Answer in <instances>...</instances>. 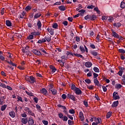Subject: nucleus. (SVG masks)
I'll return each mask as SVG.
<instances>
[{"label":"nucleus","instance_id":"f257e3e1","mask_svg":"<svg viewBox=\"0 0 125 125\" xmlns=\"http://www.w3.org/2000/svg\"><path fill=\"white\" fill-rule=\"evenodd\" d=\"M32 51L33 53L37 56H42L43 54H42V52H43V53L45 54H47V52H46L43 48H40L39 50L36 49H33ZM41 51H42V52H41Z\"/></svg>","mask_w":125,"mask_h":125},{"label":"nucleus","instance_id":"f03ea898","mask_svg":"<svg viewBox=\"0 0 125 125\" xmlns=\"http://www.w3.org/2000/svg\"><path fill=\"white\" fill-rule=\"evenodd\" d=\"M74 91L77 95H82V94H83V91H82V90L79 87L76 88Z\"/></svg>","mask_w":125,"mask_h":125},{"label":"nucleus","instance_id":"7ed1b4c3","mask_svg":"<svg viewBox=\"0 0 125 125\" xmlns=\"http://www.w3.org/2000/svg\"><path fill=\"white\" fill-rule=\"evenodd\" d=\"M119 94H118V92H114L113 93V99L114 100H118V99H120V96L118 95Z\"/></svg>","mask_w":125,"mask_h":125},{"label":"nucleus","instance_id":"20e7f679","mask_svg":"<svg viewBox=\"0 0 125 125\" xmlns=\"http://www.w3.org/2000/svg\"><path fill=\"white\" fill-rule=\"evenodd\" d=\"M40 93H42V94H43V95H47V93H48V92L47 91V90H46V89H45V88H43L40 90Z\"/></svg>","mask_w":125,"mask_h":125},{"label":"nucleus","instance_id":"39448f33","mask_svg":"<svg viewBox=\"0 0 125 125\" xmlns=\"http://www.w3.org/2000/svg\"><path fill=\"white\" fill-rule=\"evenodd\" d=\"M111 32H112V34H111L112 37H113L116 39L119 38V35L116 32H115L113 29H111Z\"/></svg>","mask_w":125,"mask_h":125},{"label":"nucleus","instance_id":"423d86ee","mask_svg":"<svg viewBox=\"0 0 125 125\" xmlns=\"http://www.w3.org/2000/svg\"><path fill=\"white\" fill-rule=\"evenodd\" d=\"M67 98L73 100V101H76V97L75 96L71 95V94H67Z\"/></svg>","mask_w":125,"mask_h":125},{"label":"nucleus","instance_id":"0eeeda50","mask_svg":"<svg viewBox=\"0 0 125 125\" xmlns=\"http://www.w3.org/2000/svg\"><path fill=\"white\" fill-rule=\"evenodd\" d=\"M45 40H46V42H49L50 41H51V36L50 35L48 34L46 36H45Z\"/></svg>","mask_w":125,"mask_h":125},{"label":"nucleus","instance_id":"6e6552de","mask_svg":"<svg viewBox=\"0 0 125 125\" xmlns=\"http://www.w3.org/2000/svg\"><path fill=\"white\" fill-rule=\"evenodd\" d=\"M21 122L23 125H26L28 123V117L22 118Z\"/></svg>","mask_w":125,"mask_h":125},{"label":"nucleus","instance_id":"1a4fd4ad","mask_svg":"<svg viewBox=\"0 0 125 125\" xmlns=\"http://www.w3.org/2000/svg\"><path fill=\"white\" fill-rule=\"evenodd\" d=\"M35 80V77H33V76H30L29 83H36V80Z\"/></svg>","mask_w":125,"mask_h":125},{"label":"nucleus","instance_id":"9d476101","mask_svg":"<svg viewBox=\"0 0 125 125\" xmlns=\"http://www.w3.org/2000/svg\"><path fill=\"white\" fill-rule=\"evenodd\" d=\"M85 66L86 68H90L92 66V63L91 62H87L85 63Z\"/></svg>","mask_w":125,"mask_h":125},{"label":"nucleus","instance_id":"9b49d317","mask_svg":"<svg viewBox=\"0 0 125 125\" xmlns=\"http://www.w3.org/2000/svg\"><path fill=\"white\" fill-rule=\"evenodd\" d=\"M96 19V16L95 15H89V20H91V21H94Z\"/></svg>","mask_w":125,"mask_h":125},{"label":"nucleus","instance_id":"f8f14e48","mask_svg":"<svg viewBox=\"0 0 125 125\" xmlns=\"http://www.w3.org/2000/svg\"><path fill=\"white\" fill-rule=\"evenodd\" d=\"M118 105H119V101L114 102L111 105L112 108H114V107H118Z\"/></svg>","mask_w":125,"mask_h":125},{"label":"nucleus","instance_id":"ddd939ff","mask_svg":"<svg viewBox=\"0 0 125 125\" xmlns=\"http://www.w3.org/2000/svg\"><path fill=\"white\" fill-rule=\"evenodd\" d=\"M6 26H7V27H11V26H12V23H11V21H10L6 20Z\"/></svg>","mask_w":125,"mask_h":125},{"label":"nucleus","instance_id":"4468645a","mask_svg":"<svg viewBox=\"0 0 125 125\" xmlns=\"http://www.w3.org/2000/svg\"><path fill=\"white\" fill-rule=\"evenodd\" d=\"M58 8L60 10H61V11H65V10H66V8L64 5L60 6H59Z\"/></svg>","mask_w":125,"mask_h":125},{"label":"nucleus","instance_id":"2eb2a0df","mask_svg":"<svg viewBox=\"0 0 125 125\" xmlns=\"http://www.w3.org/2000/svg\"><path fill=\"white\" fill-rule=\"evenodd\" d=\"M50 69H51L52 71H51V73H52L53 74V73H55V72H56L57 70L56 68H55V67L52 66V65H50Z\"/></svg>","mask_w":125,"mask_h":125},{"label":"nucleus","instance_id":"dca6fc26","mask_svg":"<svg viewBox=\"0 0 125 125\" xmlns=\"http://www.w3.org/2000/svg\"><path fill=\"white\" fill-rule=\"evenodd\" d=\"M113 26L114 27H116V28H120V27L122 26V24L119 22L113 23Z\"/></svg>","mask_w":125,"mask_h":125},{"label":"nucleus","instance_id":"f3484780","mask_svg":"<svg viewBox=\"0 0 125 125\" xmlns=\"http://www.w3.org/2000/svg\"><path fill=\"white\" fill-rule=\"evenodd\" d=\"M42 16V14L40 13H37L34 15V19H38V18H40Z\"/></svg>","mask_w":125,"mask_h":125},{"label":"nucleus","instance_id":"a211bd4d","mask_svg":"<svg viewBox=\"0 0 125 125\" xmlns=\"http://www.w3.org/2000/svg\"><path fill=\"white\" fill-rule=\"evenodd\" d=\"M31 35L34 36H40V35H41V33H40L39 32H32L31 33Z\"/></svg>","mask_w":125,"mask_h":125},{"label":"nucleus","instance_id":"6ab92c4d","mask_svg":"<svg viewBox=\"0 0 125 125\" xmlns=\"http://www.w3.org/2000/svg\"><path fill=\"white\" fill-rule=\"evenodd\" d=\"M37 26L38 29H41L42 28V22H41V21L38 20L37 21Z\"/></svg>","mask_w":125,"mask_h":125},{"label":"nucleus","instance_id":"aec40b11","mask_svg":"<svg viewBox=\"0 0 125 125\" xmlns=\"http://www.w3.org/2000/svg\"><path fill=\"white\" fill-rule=\"evenodd\" d=\"M9 115L11 118H15V112L14 111H11L9 112Z\"/></svg>","mask_w":125,"mask_h":125},{"label":"nucleus","instance_id":"412c9836","mask_svg":"<svg viewBox=\"0 0 125 125\" xmlns=\"http://www.w3.org/2000/svg\"><path fill=\"white\" fill-rule=\"evenodd\" d=\"M50 91H51L53 95H56V94H57V90H56L55 89H52L50 90Z\"/></svg>","mask_w":125,"mask_h":125},{"label":"nucleus","instance_id":"4be33fe9","mask_svg":"<svg viewBox=\"0 0 125 125\" xmlns=\"http://www.w3.org/2000/svg\"><path fill=\"white\" fill-rule=\"evenodd\" d=\"M111 116H112V112L109 111L106 114V119H109V118L111 117Z\"/></svg>","mask_w":125,"mask_h":125},{"label":"nucleus","instance_id":"5701e85b","mask_svg":"<svg viewBox=\"0 0 125 125\" xmlns=\"http://www.w3.org/2000/svg\"><path fill=\"white\" fill-rule=\"evenodd\" d=\"M72 90H76V88H78V87H76V85L75 84L72 83L71 84V87Z\"/></svg>","mask_w":125,"mask_h":125},{"label":"nucleus","instance_id":"b1692460","mask_svg":"<svg viewBox=\"0 0 125 125\" xmlns=\"http://www.w3.org/2000/svg\"><path fill=\"white\" fill-rule=\"evenodd\" d=\"M94 83H95V85H98L100 83L98 80H97V78L94 79Z\"/></svg>","mask_w":125,"mask_h":125},{"label":"nucleus","instance_id":"393cba45","mask_svg":"<svg viewBox=\"0 0 125 125\" xmlns=\"http://www.w3.org/2000/svg\"><path fill=\"white\" fill-rule=\"evenodd\" d=\"M7 105L6 104H4L3 105L1 106V111H4L6 109Z\"/></svg>","mask_w":125,"mask_h":125},{"label":"nucleus","instance_id":"a878e982","mask_svg":"<svg viewBox=\"0 0 125 125\" xmlns=\"http://www.w3.org/2000/svg\"><path fill=\"white\" fill-rule=\"evenodd\" d=\"M93 70L95 73H99L100 71L99 70V68H98L97 67H95L93 68Z\"/></svg>","mask_w":125,"mask_h":125},{"label":"nucleus","instance_id":"bb28decb","mask_svg":"<svg viewBox=\"0 0 125 125\" xmlns=\"http://www.w3.org/2000/svg\"><path fill=\"white\" fill-rule=\"evenodd\" d=\"M27 40H33L34 39V35L33 34L29 35L28 36H27Z\"/></svg>","mask_w":125,"mask_h":125},{"label":"nucleus","instance_id":"cd10ccee","mask_svg":"<svg viewBox=\"0 0 125 125\" xmlns=\"http://www.w3.org/2000/svg\"><path fill=\"white\" fill-rule=\"evenodd\" d=\"M121 8H125V2L122 1L120 4Z\"/></svg>","mask_w":125,"mask_h":125},{"label":"nucleus","instance_id":"c85d7f7f","mask_svg":"<svg viewBox=\"0 0 125 125\" xmlns=\"http://www.w3.org/2000/svg\"><path fill=\"white\" fill-rule=\"evenodd\" d=\"M32 9V7H31V6H27L25 8V10H26V11H29V10H31Z\"/></svg>","mask_w":125,"mask_h":125},{"label":"nucleus","instance_id":"c756f323","mask_svg":"<svg viewBox=\"0 0 125 125\" xmlns=\"http://www.w3.org/2000/svg\"><path fill=\"white\" fill-rule=\"evenodd\" d=\"M91 54L94 55V56H97V55H98V53L95 51H92L91 52Z\"/></svg>","mask_w":125,"mask_h":125},{"label":"nucleus","instance_id":"7c9ffc66","mask_svg":"<svg viewBox=\"0 0 125 125\" xmlns=\"http://www.w3.org/2000/svg\"><path fill=\"white\" fill-rule=\"evenodd\" d=\"M25 93H26V94L29 96H34V95H33V93H32V92H28L27 91H25Z\"/></svg>","mask_w":125,"mask_h":125},{"label":"nucleus","instance_id":"2f4dec72","mask_svg":"<svg viewBox=\"0 0 125 125\" xmlns=\"http://www.w3.org/2000/svg\"><path fill=\"white\" fill-rule=\"evenodd\" d=\"M58 107H59V108H62V109H63V110H66V106L62 105L61 104H58Z\"/></svg>","mask_w":125,"mask_h":125},{"label":"nucleus","instance_id":"473e14b6","mask_svg":"<svg viewBox=\"0 0 125 125\" xmlns=\"http://www.w3.org/2000/svg\"><path fill=\"white\" fill-rule=\"evenodd\" d=\"M49 33H50L51 36H53V35H54V30L51 28L50 29V31H49Z\"/></svg>","mask_w":125,"mask_h":125},{"label":"nucleus","instance_id":"72a5a7b5","mask_svg":"<svg viewBox=\"0 0 125 125\" xmlns=\"http://www.w3.org/2000/svg\"><path fill=\"white\" fill-rule=\"evenodd\" d=\"M79 48L82 52H84V51H85L83 46H80Z\"/></svg>","mask_w":125,"mask_h":125},{"label":"nucleus","instance_id":"f704fd0d","mask_svg":"<svg viewBox=\"0 0 125 125\" xmlns=\"http://www.w3.org/2000/svg\"><path fill=\"white\" fill-rule=\"evenodd\" d=\"M52 27L54 29H58V24H57V23H55L53 24Z\"/></svg>","mask_w":125,"mask_h":125},{"label":"nucleus","instance_id":"c9c22d12","mask_svg":"<svg viewBox=\"0 0 125 125\" xmlns=\"http://www.w3.org/2000/svg\"><path fill=\"white\" fill-rule=\"evenodd\" d=\"M0 86H1V87H2L3 88H6V85L1 83V82H0Z\"/></svg>","mask_w":125,"mask_h":125},{"label":"nucleus","instance_id":"e433bc0d","mask_svg":"<svg viewBox=\"0 0 125 125\" xmlns=\"http://www.w3.org/2000/svg\"><path fill=\"white\" fill-rule=\"evenodd\" d=\"M75 56H77V57H80V58H83V57L80 54H74Z\"/></svg>","mask_w":125,"mask_h":125},{"label":"nucleus","instance_id":"4c0bfd02","mask_svg":"<svg viewBox=\"0 0 125 125\" xmlns=\"http://www.w3.org/2000/svg\"><path fill=\"white\" fill-rule=\"evenodd\" d=\"M87 8H88V9H93V8H94V6H93V5H88Z\"/></svg>","mask_w":125,"mask_h":125},{"label":"nucleus","instance_id":"58836bf2","mask_svg":"<svg viewBox=\"0 0 125 125\" xmlns=\"http://www.w3.org/2000/svg\"><path fill=\"white\" fill-rule=\"evenodd\" d=\"M118 51L120 53H122L123 54H124V53H125V50L123 49H119Z\"/></svg>","mask_w":125,"mask_h":125},{"label":"nucleus","instance_id":"ea45409f","mask_svg":"<svg viewBox=\"0 0 125 125\" xmlns=\"http://www.w3.org/2000/svg\"><path fill=\"white\" fill-rule=\"evenodd\" d=\"M94 10L95 11H96V12L98 13V14H99L100 13V11L99 9H98V7L94 8Z\"/></svg>","mask_w":125,"mask_h":125},{"label":"nucleus","instance_id":"a19ab883","mask_svg":"<svg viewBox=\"0 0 125 125\" xmlns=\"http://www.w3.org/2000/svg\"><path fill=\"white\" fill-rule=\"evenodd\" d=\"M122 84L118 83L116 84V88L120 89V88H122Z\"/></svg>","mask_w":125,"mask_h":125},{"label":"nucleus","instance_id":"79ce46f5","mask_svg":"<svg viewBox=\"0 0 125 125\" xmlns=\"http://www.w3.org/2000/svg\"><path fill=\"white\" fill-rule=\"evenodd\" d=\"M82 8H83V6L80 4L79 5V7L76 8V10L77 11H79V10H80V9H82Z\"/></svg>","mask_w":125,"mask_h":125},{"label":"nucleus","instance_id":"37998d69","mask_svg":"<svg viewBox=\"0 0 125 125\" xmlns=\"http://www.w3.org/2000/svg\"><path fill=\"white\" fill-rule=\"evenodd\" d=\"M123 73H124V71L123 70H120L118 74H119V75L120 76V77H122V76H123Z\"/></svg>","mask_w":125,"mask_h":125},{"label":"nucleus","instance_id":"c03bdc74","mask_svg":"<svg viewBox=\"0 0 125 125\" xmlns=\"http://www.w3.org/2000/svg\"><path fill=\"white\" fill-rule=\"evenodd\" d=\"M59 117L60 119H63L64 118V115H63V114L60 113L58 114Z\"/></svg>","mask_w":125,"mask_h":125},{"label":"nucleus","instance_id":"a18cd8bd","mask_svg":"<svg viewBox=\"0 0 125 125\" xmlns=\"http://www.w3.org/2000/svg\"><path fill=\"white\" fill-rule=\"evenodd\" d=\"M83 104L85 106V107H88V103L86 101H83Z\"/></svg>","mask_w":125,"mask_h":125},{"label":"nucleus","instance_id":"49530a36","mask_svg":"<svg viewBox=\"0 0 125 125\" xmlns=\"http://www.w3.org/2000/svg\"><path fill=\"white\" fill-rule=\"evenodd\" d=\"M108 20L109 22H112V21H114V18L112 17H109Z\"/></svg>","mask_w":125,"mask_h":125},{"label":"nucleus","instance_id":"de8ad7c7","mask_svg":"<svg viewBox=\"0 0 125 125\" xmlns=\"http://www.w3.org/2000/svg\"><path fill=\"white\" fill-rule=\"evenodd\" d=\"M75 39H76L75 41H76V42H79L81 41L80 37H79V36H76V37H75Z\"/></svg>","mask_w":125,"mask_h":125},{"label":"nucleus","instance_id":"09e8293b","mask_svg":"<svg viewBox=\"0 0 125 125\" xmlns=\"http://www.w3.org/2000/svg\"><path fill=\"white\" fill-rule=\"evenodd\" d=\"M42 124H43V125H48V121H46V120H43V121H42Z\"/></svg>","mask_w":125,"mask_h":125},{"label":"nucleus","instance_id":"8fccbe9b","mask_svg":"<svg viewBox=\"0 0 125 125\" xmlns=\"http://www.w3.org/2000/svg\"><path fill=\"white\" fill-rule=\"evenodd\" d=\"M17 99H18V101H21V102H23V100H22V97L19 96H18Z\"/></svg>","mask_w":125,"mask_h":125},{"label":"nucleus","instance_id":"3c124183","mask_svg":"<svg viewBox=\"0 0 125 125\" xmlns=\"http://www.w3.org/2000/svg\"><path fill=\"white\" fill-rule=\"evenodd\" d=\"M97 42H99L100 41V35L99 34H98L96 37Z\"/></svg>","mask_w":125,"mask_h":125},{"label":"nucleus","instance_id":"603ef678","mask_svg":"<svg viewBox=\"0 0 125 125\" xmlns=\"http://www.w3.org/2000/svg\"><path fill=\"white\" fill-rule=\"evenodd\" d=\"M84 81L86 83H88V84L91 83V81H90L89 79H85Z\"/></svg>","mask_w":125,"mask_h":125},{"label":"nucleus","instance_id":"864d4df0","mask_svg":"<svg viewBox=\"0 0 125 125\" xmlns=\"http://www.w3.org/2000/svg\"><path fill=\"white\" fill-rule=\"evenodd\" d=\"M62 121L67 122L68 121V117L67 116H63V118H62Z\"/></svg>","mask_w":125,"mask_h":125},{"label":"nucleus","instance_id":"5fc2aeb1","mask_svg":"<svg viewBox=\"0 0 125 125\" xmlns=\"http://www.w3.org/2000/svg\"><path fill=\"white\" fill-rule=\"evenodd\" d=\"M69 113L70 114H75V110L74 109H69Z\"/></svg>","mask_w":125,"mask_h":125},{"label":"nucleus","instance_id":"6e6d98bb","mask_svg":"<svg viewBox=\"0 0 125 125\" xmlns=\"http://www.w3.org/2000/svg\"><path fill=\"white\" fill-rule=\"evenodd\" d=\"M93 76H94V77H93L94 79H97V77H98V74L93 72Z\"/></svg>","mask_w":125,"mask_h":125},{"label":"nucleus","instance_id":"4d7b16f0","mask_svg":"<svg viewBox=\"0 0 125 125\" xmlns=\"http://www.w3.org/2000/svg\"><path fill=\"white\" fill-rule=\"evenodd\" d=\"M67 116L68 117V118L69 119H70V120H72V121H73V120H74V118H73V116H72V115H70L69 114H67Z\"/></svg>","mask_w":125,"mask_h":125},{"label":"nucleus","instance_id":"13d9d810","mask_svg":"<svg viewBox=\"0 0 125 125\" xmlns=\"http://www.w3.org/2000/svg\"><path fill=\"white\" fill-rule=\"evenodd\" d=\"M90 47L91 48H92L93 49H95V45H94L93 43H92L90 45Z\"/></svg>","mask_w":125,"mask_h":125},{"label":"nucleus","instance_id":"bf43d9fd","mask_svg":"<svg viewBox=\"0 0 125 125\" xmlns=\"http://www.w3.org/2000/svg\"><path fill=\"white\" fill-rule=\"evenodd\" d=\"M49 90H51L53 89V84H50L49 85Z\"/></svg>","mask_w":125,"mask_h":125},{"label":"nucleus","instance_id":"052dcab7","mask_svg":"<svg viewBox=\"0 0 125 125\" xmlns=\"http://www.w3.org/2000/svg\"><path fill=\"white\" fill-rule=\"evenodd\" d=\"M62 24L64 25V26H67L68 25V21H65L63 22H62Z\"/></svg>","mask_w":125,"mask_h":125},{"label":"nucleus","instance_id":"680f3d73","mask_svg":"<svg viewBox=\"0 0 125 125\" xmlns=\"http://www.w3.org/2000/svg\"><path fill=\"white\" fill-rule=\"evenodd\" d=\"M34 102L35 103H38V102L39 101V98H38L37 97H35L34 98Z\"/></svg>","mask_w":125,"mask_h":125},{"label":"nucleus","instance_id":"e2e57ef3","mask_svg":"<svg viewBox=\"0 0 125 125\" xmlns=\"http://www.w3.org/2000/svg\"><path fill=\"white\" fill-rule=\"evenodd\" d=\"M21 117H22V118H26L27 117V114L25 112L23 114H21Z\"/></svg>","mask_w":125,"mask_h":125},{"label":"nucleus","instance_id":"0e129e2a","mask_svg":"<svg viewBox=\"0 0 125 125\" xmlns=\"http://www.w3.org/2000/svg\"><path fill=\"white\" fill-rule=\"evenodd\" d=\"M81 117H84L83 113V111H81L79 113V118H81Z\"/></svg>","mask_w":125,"mask_h":125},{"label":"nucleus","instance_id":"69168bd1","mask_svg":"<svg viewBox=\"0 0 125 125\" xmlns=\"http://www.w3.org/2000/svg\"><path fill=\"white\" fill-rule=\"evenodd\" d=\"M25 80L27 81V82H28V83H30V77L27 76L25 77Z\"/></svg>","mask_w":125,"mask_h":125},{"label":"nucleus","instance_id":"338daca9","mask_svg":"<svg viewBox=\"0 0 125 125\" xmlns=\"http://www.w3.org/2000/svg\"><path fill=\"white\" fill-rule=\"evenodd\" d=\"M89 15H87V16L84 17L85 20H89Z\"/></svg>","mask_w":125,"mask_h":125},{"label":"nucleus","instance_id":"774afa93","mask_svg":"<svg viewBox=\"0 0 125 125\" xmlns=\"http://www.w3.org/2000/svg\"><path fill=\"white\" fill-rule=\"evenodd\" d=\"M66 55H71V56H73V53L72 52H69V51L67 52Z\"/></svg>","mask_w":125,"mask_h":125}]
</instances>
